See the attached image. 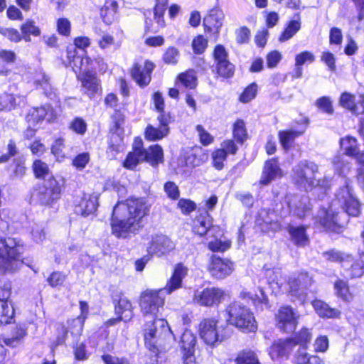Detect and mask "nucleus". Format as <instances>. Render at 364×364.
<instances>
[{
  "label": "nucleus",
  "instance_id": "nucleus-14",
  "mask_svg": "<svg viewBox=\"0 0 364 364\" xmlns=\"http://www.w3.org/2000/svg\"><path fill=\"white\" fill-rule=\"evenodd\" d=\"M213 218L208 213L207 210L201 213L193 221V232L203 236L205 234L208 235L215 236V233L220 235L221 229L219 226H214L212 225Z\"/></svg>",
  "mask_w": 364,
  "mask_h": 364
},
{
  "label": "nucleus",
  "instance_id": "nucleus-11",
  "mask_svg": "<svg viewBox=\"0 0 364 364\" xmlns=\"http://www.w3.org/2000/svg\"><path fill=\"white\" fill-rule=\"evenodd\" d=\"M234 269L233 263L225 258L213 255L209 261L208 270L216 279H223L229 276Z\"/></svg>",
  "mask_w": 364,
  "mask_h": 364
},
{
  "label": "nucleus",
  "instance_id": "nucleus-19",
  "mask_svg": "<svg viewBox=\"0 0 364 364\" xmlns=\"http://www.w3.org/2000/svg\"><path fill=\"white\" fill-rule=\"evenodd\" d=\"M77 79L81 82L82 90L90 98L93 97L101 91L100 80L92 72L82 73L77 75Z\"/></svg>",
  "mask_w": 364,
  "mask_h": 364
},
{
  "label": "nucleus",
  "instance_id": "nucleus-22",
  "mask_svg": "<svg viewBox=\"0 0 364 364\" xmlns=\"http://www.w3.org/2000/svg\"><path fill=\"white\" fill-rule=\"evenodd\" d=\"M316 222L318 223L325 230L332 232H336L341 228L338 214H335L331 209L321 210L316 219Z\"/></svg>",
  "mask_w": 364,
  "mask_h": 364
},
{
  "label": "nucleus",
  "instance_id": "nucleus-18",
  "mask_svg": "<svg viewBox=\"0 0 364 364\" xmlns=\"http://www.w3.org/2000/svg\"><path fill=\"white\" fill-rule=\"evenodd\" d=\"M287 198L288 206L293 215L304 218L311 214V204L308 196L295 195Z\"/></svg>",
  "mask_w": 364,
  "mask_h": 364
},
{
  "label": "nucleus",
  "instance_id": "nucleus-37",
  "mask_svg": "<svg viewBox=\"0 0 364 364\" xmlns=\"http://www.w3.org/2000/svg\"><path fill=\"white\" fill-rule=\"evenodd\" d=\"M323 256L326 260L333 262H339L343 264L353 261V257L350 255L335 249L324 252Z\"/></svg>",
  "mask_w": 364,
  "mask_h": 364
},
{
  "label": "nucleus",
  "instance_id": "nucleus-53",
  "mask_svg": "<svg viewBox=\"0 0 364 364\" xmlns=\"http://www.w3.org/2000/svg\"><path fill=\"white\" fill-rule=\"evenodd\" d=\"M235 66L228 60L217 63V70L220 75L230 77L234 73Z\"/></svg>",
  "mask_w": 364,
  "mask_h": 364
},
{
  "label": "nucleus",
  "instance_id": "nucleus-45",
  "mask_svg": "<svg viewBox=\"0 0 364 364\" xmlns=\"http://www.w3.org/2000/svg\"><path fill=\"white\" fill-rule=\"evenodd\" d=\"M301 28V23L296 20L291 21L279 38L280 42H285L291 38Z\"/></svg>",
  "mask_w": 364,
  "mask_h": 364
},
{
  "label": "nucleus",
  "instance_id": "nucleus-56",
  "mask_svg": "<svg viewBox=\"0 0 364 364\" xmlns=\"http://www.w3.org/2000/svg\"><path fill=\"white\" fill-rule=\"evenodd\" d=\"M32 167L34 175L38 178H44L49 174L48 166L41 160L34 161Z\"/></svg>",
  "mask_w": 364,
  "mask_h": 364
},
{
  "label": "nucleus",
  "instance_id": "nucleus-16",
  "mask_svg": "<svg viewBox=\"0 0 364 364\" xmlns=\"http://www.w3.org/2000/svg\"><path fill=\"white\" fill-rule=\"evenodd\" d=\"M217 323L214 319L205 318L200 323V337L208 345L213 346L223 339L224 336L219 334Z\"/></svg>",
  "mask_w": 364,
  "mask_h": 364
},
{
  "label": "nucleus",
  "instance_id": "nucleus-55",
  "mask_svg": "<svg viewBox=\"0 0 364 364\" xmlns=\"http://www.w3.org/2000/svg\"><path fill=\"white\" fill-rule=\"evenodd\" d=\"M333 164L336 171L339 175H345L350 170V164L344 160L342 156H335L333 160Z\"/></svg>",
  "mask_w": 364,
  "mask_h": 364
},
{
  "label": "nucleus",
  "instance_id": "nucleus-41",
  "mask_svg": "<svg viewBox=\"0 0 364 364\" xmlns=\"http://www.w3.org/2000/svg\"><path fill=\"white\" fill-rule=\"evenodd\" d=\"M197 338L190 330H185L181 336L180 346L181 351L195 350Z\"/></svg>",
  "mask_w": 364,
  "mask_h": 364
},
{
  "label": "nucleus",
  "instance_id": "nucleus-34",
  "mask_svg": "<svg viewBox=\"0 0 364 364\" xmlns=\"http://www.w3.org/2000/svg\"><path fill=\"white\" fill-rule=\"evenodd\" d=\"M6 299H0V324L10 323L14 314V308L9 305L10 291H6Z\"/></svg>",
  "mask_w": 364,
  "mask_h": 364
},
{
  "label": "nucleus",
  "instance_id": "nucleus-52",
  "mask_svg": "<svg viewBox=\"0 0 364 364\" xmlns=\"http://www.w3.org/2000/svg\"><path fill=\"white\" fill-rule=\"evenodd\" d=\"M26 330L22 327H16L12 333V336L4 339V343L6 346L15 347L17 346L20 341L25 336Z\"/></svg>",
  "mask_w": 364,
  "mask_h": 364
},
{
  "label": "nucleus",
  "instance_id": "nucleus-8",
  "mask_svg": "<svg viewBox=\"0 0 364 364\" xmlns=\"http://www.w3.org/2000/svg\"><path fill=\"white\" fill-rule=\"evenodd\" d=\"M60 185L53 177L43 182L33 194V197L42 205H50L60 198Z\"/></svg>",
  "mask_w": 364,
  "mask_h": 364
},
{
  "label": "nucleus",
  "instance_id": "nucleus-31",
  "mask_svg": "<svg viewBox=\"0 0 364 364\" xmlns=\"http://www.w3.org/2000/svg\"><path fill=\"white\" fill-rule=\"evenodd\" d=\"M25 98L21 96L14 97L13 95L3 93L0 95V110H11L16 106L24 105Z\"/></svg>",
  "mask_w": 364,
  "mask_h": 364
},
{
  "label": "nucleus",
  "instance_id": "nucleus-61",
  "mask_svg": "<svg viewBox=\"0 0 364 364\" xmlns=\"http://www.w3.org/2000/svg\"><path fill=\"white\" fill-rule=\"evenodd\" d=\"M108 69L107 63L104 59L101 57H97L94 60L90 61V71L92 73V70H97L101 73H105Z\"/></svg>",
  "mask_w": 364,
  "mask_h": 364
},
{
  "label": "nucleus",
  "instance_id": "nucleus-26",
  "mask_svg": "<svg viewBox=\"0 0 364 364\" xmlns=\"http://www.w3.org/2000/svg\"><path fill=\"white\" fill-rule=\"evenodd\" d=\"M85 320V316H77L75 318L68 320L67 322V328H65L64 326L61 327L63 335L61 337H58V343H62L65 341L68 332L74 337L80 336L82 331Z\"/></svg>",
  "mask_w": 364,
  "mask_h": 364
},
{
  "label": "nucleus",
  "instance_id": "nucleus-60",
  "mask_svg": "<svg viewBox=\"0 0 364 364\" xmlns=\"http://www.w3.org/2000/svg\"><path fill=\"white\" fill-rule=\"evenodd\" d=\"M257 92V85L255 83L250 85L241 94L240 100L242 102H249L253 100Z\"/></svg>",
  "mask_w": 364,
  "mask_h": 364
},
{
  "label": "nucleus",
  "instance_id": "nucleus-28",
  "mask_svg": "<svg viewBox=\"0 0 364 364\" xmlns=\"http://www.w3.org/2000/svg\"><path fill=\"white\" fill-rule=\"evenodd\" d=\"M287 231L291 236V240L296 245L304 247L309 244V237L304 226L295 227L294 225H289Z\"/></svg>",
  "mask_w": 364,
  "mask_h": 364
},
{
  "label": "nucleus",
  "instance_id": "nucleus-58",
  "mask_svg": "<svg viewBox=\"0 0 364 364\" xmlns=\"http://www.w3.org/2000/svg\"><path fill=\"white\" fill-rule=\"evenodd\" d=\"M226 153L223 149H216L212 154L213 165L217 170H222L224 167V161L226 160Z\"/></svg>",
  "mask_w": 364,
  "mask_h": 364
},
{
  "label": "nucleus",
  "instance_id": "nucleus-64",
  "mask_svg": "<svg viewBox=\"0 0 364 364\" xmlns=\"http://www.w3.org/2000/svg\"><path fill=\"white\" fill-rule=\"evenodd\" d=\"M316 105L326 114H332L333 113L332 102L328 97L318 98L316 102Z\"/></svg>",
  "mask_w": 364,
  "mask_h": 364
},
{
  "label": "nucleus",
  "instance_id": "nucleus-15",
  "mask_svg": "<svg viewBox=\"0 0 364 364\" xmlns=\"http://www.w3.org/2000/svg\"><path fill=\"white\" fill-rule=\"evenodd\" d=\"M299 316L290 306L282 307L277 316L278 328L284 332H292L298 323Z\"/></svg>",
  "mask_w": 364,
  "mask_h": 364
},
{
  "label": "nucleus",
  "instance_id": "nucleus-5",
  "mask_svg": "<svg viewBox=\"0 0 364 364\" xmlns=\"http://www.w3.org/2000/svg\"><path fill=\"white\" fill-rule=\"evenodd\" d=\"M312 334L309 328H303L294 335V338L279 340L274 342L269 349V355L272 360L279 357L288 356L296 345L306 349L311 340Z\"/></svg>",
  "mask_w": 364,
  "mask_h": 364
},
{
  "label": "nucleus",
  "instance_id": "nucleus-6",
  "mask_svg": "<svg viewBox=\"0 0 364 364\" xmlns=\"http://www.w3.org/2000/svg\"><path fill=\"white\" fill-rule=\"evenodd\" d=\"M230 324L247 332H254L257 324L253 314L240 302H233L227 308Z\"/></svg>",
  "mask_w": 364,
  "mask_h": 364
},
{
  "label": "nucleus",
  "instance_id": "nucleus-32",
  "mask_svg": "<svg viewBox=\"0 0 364 364\" xmlns=\"http://www.w3.org/2000/svg\"><path fill=\"white\" fill-rule=\"evenodd\" d=\"M68 58H73L70 61V65L73 68V71L76 74L82 73L90 72V58L87 56L82 57L78 55H71V53H68Z\"/></svg>",
  "mask_w": 364,
  "mask_h": 364
},
{
  "label": "nucleus",
  "instance_id": "nucleus-17",
  "mask_svg": "<svg viewBox=\"0 0 364 364\" xmlns=\"http://www.w3.org/2000/svg\"><path fill=\"white\" fill-rule=\"evenodd\" d=\"M175 247L174 243L168 237L157 235L152 237L147 251L149 255L161 257L169 253Z\"/></svg>",
  "mask_w": 364,
  "mask_h": 364
},
{
  "label": "nucleus",
  "instance_id": "nucleus-51",
  "mask_svg": "<svg viewBox=\"0 0 364 364\" xmlns=\"http://www.w3.org/2000/svg\"><path fill=\"white\" fill-rule=\"evenodd\" d=\"M336 295L344 301H349L351 295L349 293L347 282L343 280H338L334 284Z\"/></svg>",
  "mask_w": 364,
  "mask_h": 364
},
{
  "label": "nucleus",
  "instance_id": "nucleus-46",
  "mask_svg": "<svg viewBox=\"0 0 364 364\" xmlns=\"http://www.w3.org/2000/svg\"><path fill=\"white\" fill-rule=\"evenodd\" d=\"M280 274L279 269H266L264 275L267 278V282L271 288L275 289L276 288L280 289L282 286V282L278 276Z\"/></svg>",
  "mask_w": 364,
  "mask_h": 364
},
{
  "label": "nucleus",
  "instance_id": "nucleus-38",
  "mask_svg": "<svg viewBox=\"0 0 364 364\" xmlns=\"http://www.w3.org/2000/svg\"><path fill=\"white\" fill-rule=\"evenodd\" d=\"M21 31L23 35V39L26 42L31 41V36H39L41 35V29L36 25L33 20L28 19L21 26Z\"/></svg>",
  "mask_w": 364,
  "mask_h": 364
},
{
  "label": "nucleus",
  "instance_id": "nucleus-30",
  "mask_svg": "<svg viewBox=\"0 0 364 364\" xmlns=\"http://www.w3.org/2000/svg\"><path fill=\"white\" fill-rule=\"evenodd\" d=\"M115 312L119 315L121 320L125 321L129 320L132 316V304L125 296H121L115 304Z\"/></svg>",
  "mask_w": 364,
  "mask_h": 364
},
{
  "label": "nucleus",
  "instance_id": "nucleus-3",
  "mask_svg": "<svg viewBox=\"0 0 364 364\" xmlns=\"http://www.w3.org/2000/svg\"><path fill=\"white\" fill-rule=\"evenodd\" d=\"M11 211L9 209L0 210V268L5 272H14L22 264L21 254L23 245L16 238L3 239L9 229Z\"/></svg>",
  "mask_w": 364,
  "mask_h": 364
},
{
  "label": "nucleus",
  "instance_id": "nucleus-25",
  "mask_svg": "<svg viewBox=\"0 0 364 364\" xmlns=\"http://www.w3.org/2000/svg\"><path fill=\"white\" fill-rule=\"evenodd\" d=\"M97 197L95 195L84 194L79 203L75 206V212L82 216H87L97 210Z\"/></svg>",
  "mask_w": 364,
  "mask_h": 364
},
{
  "label": "nucleus",
  "instance_id": "nucleus-24",
  "mask_svg": "<svg viewBox=\"0 0 364 364\" xmlns=\"http://www.w3.org/2000/svg\"><path fill=\"white\" fill-rule=\"evenodd\" d=\"M57 114L50 105L33 108L27 115L28 122H38L43 119L51 122L55 119Z\"/></svg>",
  "mask_w": 364,
  "mask_h": 364
},
{
  "label": "nucleus",
  "instance_id": "nucleus-20",
  "mask_svg": "<svg viewBox=\"0 0 364 364\" xmlns=\"http://www.w3.org/2000/svg\"><path fill=\"white\" fill-rule=\"evenodd\" d=\"M274 213L262 209L258 213L255 223L261 231L267 232L269 231L277 232L280 229V225L273 218Z\"/></svg>",
  "mask_w": 364,
  "mask_h": 364
},
{
  "label": "nucleus",
  "instance_id": "nucleus-50",
  "mask_svg": "<svg viewBox=\"0 0 364 364\" xmlns=\"http://www.w3.org/2000/svg\"><path fill=\"white\" fill-rule=\"evenodd\" d=\"M235 361L237 364H260L255 353L251 350L240 353Z\"/></svg>",
  "mask_w": 364,
  "mask_h": 364
},
{
  "label": "nucleus",
  "instance_id": "nucleus-63",
  "mask_svg": "<svg viewBox=\"0 0 364 364\" xmlns=\"http://www.w3.org/2000/svg\"><path fill=\"white\" fill-rule=\"evenodd\" d=\"M70 129L78 134H84L87 130V124L83 119L76 117L70 124Z\"/></svg>",
  "mask_w": 364,
  "mask_h": 364
},
{
  "label": "nucleus",
  "instance_id": "nucleus-10",
  "mask_svg": "<svg viewBox=\"0 0 364 364\" xmlns=\"http://www.w3.org/2000/svg\"><path fill=\"white\" fill-rule=\"evenodd\" d=\"M225 296V291L218 287H208L203 290H196L193 295V302L202 306L218 305Z\"/></svg>",
  "mask_w": 364,
  "mask_h": 364
},
{
  "label": "nucleus",
  "instance_id": "nucleus-39",
  "mask_svg": "<svg viewBox=\"0 0 364 364\" xmlns=\"http://www.w3.org/2000/svg\"><path fill=\"white\" fill-rule=\"evenodd\" d=\"M305 129L306 127H304L299 131L290 129L287 131L279 132V138L280 143L284 149H289L290 143L293 141L297 136L301 135L304 132Z\"/></svg>",
  "mask_w": 364,
  "mask_h": 364
},
{
  "label": "nucleus",
  "instance_id": "nucleus-54",
  "mask_svg": "<svg viewBox=\"0 0 364 364\" xmlns=\"http://www.w3.org/2000/svg\"><path fill=\"white\" fill-rule=\"evenodd\" d=\"M123 137L116 130L109 136V149L114 152H119L123 149Z\"/></svg>",
  "mask_w": 364,
  "mask_h": 364
},
{
  "label": "nucleus",
  "instance_id": "nucleus-57",
  "mask_svg": "<svg viewBox=\"0 0 364 364\" xmlns=\"http://www.w3.org/2000/svg\"><path fill=\"white\" fill-rule=\"evenodd\" d=\"M31 236L36 243H42L46 238V232L42 225L35 224L31 227Z\"/></svg>",
  "mask_w": 364,
  "mask_h": 364
},
{
  "label": "nucleus",
  "instance_id": "nucleus-44",
  "mask_svg": "<svg viewBox=\"0 0 364 364\" xmlns=\"http://www.w3.org/2000/svg\"><path fill=\"white\" fill-rule=\"evenodd\" d=\"M259 295H252L250 293H243V297L248 298L252 300L253 304L260 310L268 308V299L264 294V289L260 288Z\"/></svg>",
  "mask_w": 364,
  "mask_h": 364
},
{
  "label": "nucleus",
  "instance_id": "nucleus-12",
  "mask_svg": "<svg viewBox=\"0 0 364 364\" xmlns=\"http://www.w3.org/2000/svg\"><path fill=\"white\" fill-rule=\"evenodd\" d=\"M312 284V278L306 272H301L297 277L291 279L288 284L292 296L304 304L306 298V291Z\"/></svg>",
  "mask_w": 364,
  "mask_h": 364
},
{
  "label": "nucleus",
  "instance_id": "nucleus-49",
  "mask_svg": "<svg viewBox=\"0 0 364 364\" xmlns=\"http://www.w3.org/2000/svg\"><path fill=\"white\" fill-rule=\"evenodd\" d=\"M167 0H156L154 7V19L159 26L164 25V14L166 9Z\"/></svg>",
  "mask_w": 364,
  "mask_h": 364
},
{
  "label": "nucleus",
  "instance_id": "nucleus-62",
  "mask_svg": "<svg viewBox=\"0 0 364 364\" xmlns=\"http://www.w3.org/2000/svg\"><path fill=\"white\" fill-rule=\"evenodd\" d=\"M315 60L314 55L309 51H303L295 57V65L302 67L306 63H313Z\"/></svg>",
  "mask_w": 364,
  "mask_h": 364
},
{
  "label": "nucleus",
  "instance_id": "nucleus-27",
  "mask_svg": "<svg viewBox=\"0 0 364 364\" xmlns=\"http://www.w3.org/2000/svg\"><path fill=\"white\" fill-rule=\"evenodd\" d=\"M141 157L143 158L144 161H146L153 167H156L164 162V151L159 144L151 145L144 151Z\"/></svg>",
  "mask_w": 364,
  "mask_h": 364
},
{
  "label": "nucleus",
  "instance_id": "nucleus-36",
  "mask_svg": "<svg viewBox=\"0 0 364 364\" xmlns=\"http://www.w3.org/2000/svg\"><path fill=\"white\" fill-rule=\"evenodd\" d=\"M340 146L346 156L354 157L358 154V141L354 137L347 136L341 138L340 139Z\"/></svg>",
  "mask_w": 364,
  "mask_h": 364
},
{
  "label": "nucleus",
  "instance_id": "nucleus-13",
  "mask_svg": "<svg viewBox=\"0 0 364 364\" xmlns=\"http://www.w3.org/2000/svg\"><path fill=\"white\" fill-rule=\"evenodd\" d=\"M155 68L153 63L146 60L143 63H136L131 70L132 79L141 87L147 86L151 80V73Z\"/></svg>",
  "mask_w": 364,
  "mask_h": 364
},
{
  "label": "nucleus",
  "instance_id": "nucleus-9",
  "mask_svg": "<svg viewBox=\"0 0 364 364\" xmlns=\"http://www.w3.org/2000/svg\"><path fill=\"white\" fill-rule=\"evenodd\" d=\"M336 201L348 215L358 216L360 214V203L353 196L352 190L348 184L337 191L334 203Z\"/></svg>",
  "mask_w": 364,
  "mask_h": 364
},
{
  "label": "nucleus",
  "instance_id": "nucleus-33",
  "mask_svg": "<svg viewBox=\"0 0 364 364\" xmlns=\"http://www.w3.org/2000/svg\"><path fill=\"white\" fill-rule=\"evenodd\" d=\"M118 4L115 1H107L101 9V16L103 21L109 25L117 18Z\"/></svg>",
  "mask_w": 364,
  "mask_h": 364
},
{
  "label": "nucleus",
  "instance_id": "nucleus-48",
  "mask_svg": "<svg viewBox=\"0 0 364 364\" xmlns=\"http://www.w3.org/2000/svg\"><path fill=\"white\" fill-rule=\"evenodd\" d=\"M233 136L237 142L242 144L247 139L245 122L242 119L235 122L233 126Z\"/></svg>",
  "mask_w": 364,
  "mask_h": 364
},
{
  "label": "nucleus",
  "instance_id": "nucleus-47",
  "mask_svg": "<svg viewBox=\"0 0 364 364\" xmlns=\"http://www.w3.org/2000/svg\"><path fill=\"white\" fill-rule=\"evenodd\" d=\"M180 82L187 88L193 89L197 85V77L193 70H188L178 75Z\"/></svg>",
  "mask_w": 364,
  "mask_h": 364
},
{
  "label": "nucleus",
  "instance_id": "nucleus-1",
  "mask_svg": "<svg viewBox=\"0 0 364 364\" xmlns=\"http://www.w3.org/2000/svg\"><path fill=\"white\" fill-rule=\"evenodd\" d=\"M149 209L141 198L118 202L113 208L111 218L112 233L117 238H129L143 227L142 218Z\"/></svg>",
  "mask_w": 364,
  "mask_h": 364
},
{
  "label": "nucleus",
  "instance_id": "nucleus-40",
  "mask_svg": "<svg viewBox=\"0 0 364 364\" xmlns=\"http://www.w3.org/2000/svg\"><path fill=\"white\" fill-rule=\"evenodd\" d=\"M36 83L39 85L44 91V94L51 100L56 98L55 89L50 83V78L45 73H41L36 79Z\"/></svg>",
  "mask_w": 364,
  "mask_h": 364
},
{
  "label": "nucleus",
  "instance_id": "nucleus-35",
  "mask_svg": "<svg viewBox=\"0 0 364 364\" xmlns=\"http://www.w3.org/2000/svg\"><path fill=\"white\" fill-rule=\"evenodd\" d=\"M168 134L167 128H163L160 126L155 127L151 124L147 125L144 132L146 139L151 141H159Z\"/></svg>",
  "mask_w": 364,
  "mask_h": 364
},
{
  "label": "nucleus",
  "instance_id": "nucleus-4",
  "mask_svg": "<svg viewBox=\"0 0 364 364\" xmlns=\"http://www.w3.org/2000/svg\"><path fill=\"white\" fill-rule=\"evenodd\" d=\"M143 335L146 348L157 353L165 348V342L173 334L168 322L163 318L144 320Z\"/></svg>",
  "mask_w": 364,
  "mask_h": 364
},
{
  "label": "nucleus",
  "instance_id": "nucleus-43",
  "mask_svg": "<svg viewBox=\"0 0 364 364\" xmlns=\"http://www.w3.org/2000/svg\"><path fill=\"white\" fill-rule=\"evenodd\" d=\"M223 235L221 230L220 235L215 233V236H212L215 239L208 242V247L212 252H225L230 247L231 242L228 240L218 239V237Z\"/></svg>",
  "mask_w": 364,
  "mask_h": 364
},
{
  "label": "nucleus",
  "instance_id": "nucleus-29",
  "mask_svg": "<svg viewBox=\"0 0 364 364\" xmlns=\"http://www.w3.org/2000/svg\"><path fill=\"white\" fill-rule=\"evenodd\" d=\"M312 306L320 317L333 318L340 316L341 312L336 309L331 308L328 304L321 300H314Z\"/></svg>",
  "mask_w": 364,
  "mask_h": 364
},
{
  "label": "nucleus",
  "instance_id": "nucleus-21",
  "mask_svg": "<svg viewBox=\"0 0 364 364\" xmlns=\"http://www.w3.org/2000/svg\"><path fill=\"white\" fill-rule=\"evenodd\" d=\"M223 20L224 14L221 9L218 8L211 9L203 18V26L205 31L218 33L223 26Z\"/></svg>",
  "mask_w": 364,
  "mask_h": 364
},
{
  "label": "nucleus",
  "instance_id": "nucleus-2",
  "mask_svg": "<svg viewBox=\"0 0 364 364\" xmlns=\"http://www.w3.org/2000/svg\"><path fill=\"white\" fill-rule=\"evenodd\" d=\"M188 268L183 263L175 265L173 274L164 289L146 290L141 293L139 301L141 312L144 320L158 318L157 314L163 309L165 295L182 287L183 279L188 274Z\"/></svg>",
  "mask_w": 364,
  "mask_h": 364
},
{
  "label": "nucleus",
  "instance_id": "nucleus-42",
  "mask_svg": "<svg viewBox=\"0 0 364 364\" xmlns=\"http://www.w3.org/2000/svg\"><path fill=\"white\" fill-rule=\"evenodd\" d=\"M339 103L341 107L350 110L354 114L358 115L361 113L355 105V95L349 92H344L341 94Z\"/></svg>",
  "mask_w": 364,
  "mask_h": 364
},
{
  "label": "nucleus",
  "instance_id": "nucleus-23",
  "mask_svg": "<svg viewBox=\"0 0 364 364\" xmlns=\"http://www.w3.org/2000/svg\"><path fill=\"white\" fill-rule=\"evenodd\" d=\"M281 176L282 171L279 167L277 161L272 159L265 162L259 182L262 185H268L272 181Z\"/></svg>",
  "mask_w": 364,
  "mask_h": 364
},
{
  "label": "nucleus",
  "instance_id": "nucleus-7",
  "mask_svg": "<svg viewBox=\"0 0 364 364\" xmlns=\"http://www.w3.org/2000/svg\"><path fill=\"white\" fill-rule=\"evenodd\" d=\"M318 171V167L314 162L301 161L293 168V181L306 191L321 185L319 179L316 178Z\"/></svg>",
  "mask_w": 364,
  "mask_h": 364
},
{
  "label": "nucleus",
  "instance_id": "nucleus-59",
  "mask_svg": "<svg viewBox=\"0 0 364 364\" xmlns=\"http://www.w3.org/2000/svg\"><path fill=\"white\" fill-rule=\"evenodd\" d=\"M141 155L133 151L129 153L124 162V166L129 169H134L140 162L144 161Z\"/></svg>",
  "mask_w": 364,
  "mask_h": 364
}]
</instances>
